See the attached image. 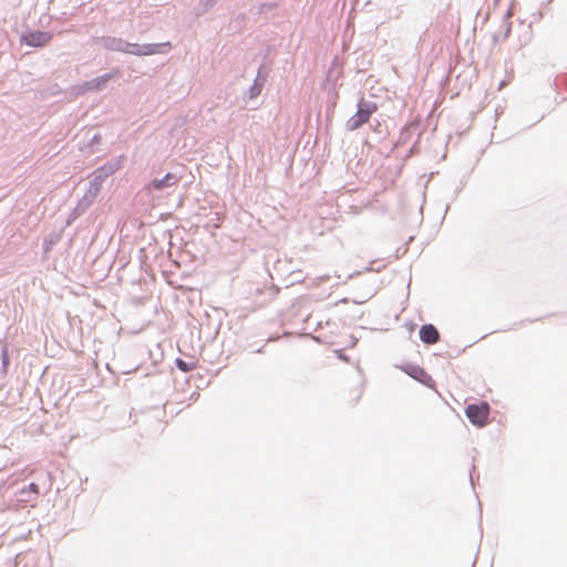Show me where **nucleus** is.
Wrapping results in <instances>:
<instances>
[{
  "label": "nucleus",
  "mask_w": 567,
  "mask_h": 567,
  "mask_svg": "<svg viewBox=\"0 0 567 567\" xmlns=\"http://www.w3.org/2000/svg\"><path fill=\"white\" fill-rule=\"evenodd\" d=\"M378 106L372 101H367L361 97L357 104V112L346 123L348 131H355L365 124L371 115L377 112Z\"/></svg>",
  "instance_id": "1"
},
{
  "label": "nucleus",
  "mask_w": 567,
  "mask_h": 567,
  "mask_svg": "<svg viewBox=\"0 0 567 567\" xmlns=\"http://www.w3.org/2000/svg\"><path fill=\"white\" fill-rule=\"evenodd\" d=\"M121 168L120 162H107L91 174L87 192L97 197L104 181Z\"/></svg>",
  "instance_id": "2"
},
{
  "label": "nucleus",
  "mask_w": 567,
  "mask_h": 567,
  "mask_svg": "<svg viewBox=\"0 0 567 567\" xmlns=\"http://www.w3.org/2000/svg\"><path fill=\"white\" fill-rule=\"evenodd\" d=\"M171 49L169 42L164 43H132L126 41L125 53L145 56V55H155V54H164L167 53Z\"/></svg>",
  "instance_id": "3"
},
{
  "label": "nucleus",
  "mask_w": 567,
  "mask_h": 567,
  "mask_svg": "<svg viewBox=\"0 0 567 567\" xmlns=\"http://www.w3.org/2000/svg\"><path fill=\"white\" fill-rule=\"evenodd\" d=\"M53 39V34L48 31L27 30L21 33L20 42L31 48H42Z\"/></svg>",
  "instance_id": "4"
},
{
  "label": "nucleus",
  "mask_w": 567,
  "mask_h": 567,
  "mask_svg": "<svg viewBox=\"0 0 567 567\" xmlns=\"http://www.w3.org/2000/svg\"><path fill=\"white\" fill-rule=\"evenodd\" d=\"M489 405L486 402L481 404H470L465 409V415L468 421L476 426H484L487 423Z\"/></svg>",
  "instance_id": "5"
},
{
  "label": "nucleus",
  "mask_w": 567,
  "mask_h": 567,
  "mask_svg": "<svg viewBox=\"0 0 567 567\" xmlns=\"http://www.w3.org/2000/svg\"><path fill=\"white\" fill-rule=\"evenodd\" d=\"M118 74V70L102 74L89 81H85L79 89L80 93L84 92H99L106 87L109 82Z\"/></svg>",
  "instance_id": "6"
},
{
  "label": "nucleus",
  "mask_w": 567,
  "mask_h": 567,
  "mask_svg": "<svg viewBox=\"0 0 567 567\" xmlns=\"http://www.w3.org/2000/svg\"><path fill=\"white\" fill-rule=\"evenodd\" d=\"M181 175L177 173H167L162 178H154L151 181L146 188L148 192H163L164 189L176 186L181 181Z\"/></svg>",
  "instance_id": "7"
},
{
  "label": "nucleus",
  "mask_w": 567,
  "mask_h": 567,
  "mask_svg": "<svg viewBox=\"0 0 567 567\" xmlns=\"http://www.w3.org/2000/svg\"><path fill=\"white\" fill-rule=\"evenodd\" d=\"M402 371H404L409 377L419 381L423 385L427 388H434L435 382L432 377L420 365L416 364H405L401 367Z\"/></svg>",
  "instance_id": "8"
},
{
  "label": "nucleus",
  "mask_w": 567,
  "mask_h": 567,
  "mask_svg": "<svg viewBox=\"0 0 567 567\" xmlns=\"http://www.w3.org/2000/svg\"><path fill=\"white\" fill-rule=\"evenodd\" d=\"M267 78H268V70L264 64H261L258 68L257 75L254 80L252 85L248 90L249 99H256L258 95H260L262 87L267 81Z\"/></svg>",
  "instance_id": "9"
},
{
  "label": "nucleus",
  "mask_w": 567,
  "mask_h": 567,
  "mask_svg": "<svg viewBox=\"0 0 567 567\" xmlns=\"http://www.w3.org/2000/svg\"><path fill=\"white\" fill-rule=\"evenodd\" d=\"M419 336L421 341L425 344H434L440 340V332L432 323L421 326Z\"/></svg>",
  "instance_id": "10"
},
{
  "label": "nucleus",
  "mask_w": 567,
  "mask_h": 567,
  "mask_svg": "<svg viewBox=\"0 0 567 567\" xmlns=\"http://www.w3.org/2000/svg\"><path fill=\"white\" fill-rule=\"evenodd\" d=\"M16 495L18 496V501L30 503L32 501H35L38 496L40 495V488L39 485L35 483H30L23 487H21Z\"/></svg>",
  "instance_id": "11"
},
{
  "label": "nucleus",
  "mask_w": 567,
  "mask_h": 567,
  "mask_svg": "<svg viewBox=\"0 0 567 567\" xmlns=\"http://www.w3.org/2000/svg\"><path fill=\"white\" fill-rule=\"evenodd\" d=\"M101 45L110 51L125 53L126 41L117 37H103L101 38Z\"/></svg>",
  "instance_id": "12"
},
{
  "label": "nucleus",
  "mask_w": 567,
  "mask_h": 567,
  "mask_svg": "<svg viewBox=\"0 0 567 567\" xmlns=\"http://www.w3.org/2000/svg\"><path fill=\"white\" fill-rule=\"evenodd\" d=\"M95 196L92 195L90 192L86 190V193L84 194V196L79 200L78 205L75 206V208L73 209L75 213H79V215L81 216L82 214L85 213V210L93 204V202L95 200Z\"/></svg>",
  "instance_id": "13"
},
{
  "label": "nucleus",
  "mask_w": 567,
  "mask_h": 567,
  "mask_svg": "<svg viewBox=\"0 0 567 567\" xmlns=\"http://www.w3.org/2000/svg\"><path fill=\"white\" fill-rule=\"evenodd\" d=\"M63 230L64 228L60 231H53L44 238L42 246L45 252L50 251L61 240Z\"/></svg>",
  "instance_id": "14"
},
{
  "label": "nucleus",
  "mask_w": 567,
  "mask_h": 567,
  "mask_svg": "<svg viewBox=\"0 0 567 567\" xmlns=\"http://www.w3.org/2000/svg\"><path fill=\"white\" fill-rule=\"evenodd\" d=\"M218 0H200L195 7V14L200 17L212 10Z\"/></svg>",
  "instance_id": "15"
},
{
  "label": "nucleus",
  "mask_w": 567,
  "mask_h": 567,
  "mask_svg": "<svg viewBox=\"0 0 567 567\" xmlns=\"http://www.w3.org/2000/svg\"><path fill=\"white\" fill-rule=\"evenodd\" d=\"M175 365L177 367V369H179L183 372H189V371L195 369L196 363L193 362V361L188 362V361H185V360H183L181 358H177L175 360Z\"/></svg>",
  "instance_id": "16"
},
{
  "label": "nucleus",
  "mask_w": 567,
  "mask_h": 567,
  "mask_svg": "<svg viewBox=\"0 0 567 567\" xmlns=\"http://www.w3.org/2000/svg\"><path fill=\"white\" fill-rule=\"evenodd\" d=\"M1 362H2V372L7 373L8 371V368L10 365V357H9V352H8V349L6 346H3L1 348Z\"/></svg>",
  "instance_id": "17"
},
{
  "label": "nucleus",
  "mask_w": 567,
  "mask_h": 567,
  "mask_svg": "<svg viewBox=\"0 0 567 567\" xmlns=\"http://www.w3.org/2000/svg\"><path fill=\"white\" fill-rule=\"evenodd\" d=\"M512 16V12L508 10L504 17L505 19V32H504V38H507L509 34H511V30H512V23L508 22L507 20L511 18Z\"/></svg>",
  "instance_id": "18"
},
{
  "label": "nucleus",
  "mask_w": 567,
  "mask_h": 567,
  "mask_svg": "<svg viewBox=\"0 0 567 567\" xmlns=\"http://www.w3.org/2000/svg\"><path fill=\"white\" fill-rule=\"evenodd\" d=\"M102 141V135L100 133H94L93 136L89 141V145L93 146L100 144Z\"/></svg>",
  "instance_id": "19"
},
{
  "label": "nucleus",
  "mask_w": 567,
  "mask_h": 567,
  "mask_svg": "<svg viewBox=\"0 0 567 567\" xmlns=\"http://www.w3.org/2000/svg\"><path fill=\"white\" fill-rule=\"evenodd\" d=\"M78 217H80L79 213L72 210L65 221V227L70 226Z\"/></svg>",
  "instance_id": "20"
},
{
  "label": "nucleus",
  "mask_w": 567,
  "mask_h": 567,
  "mask_svg": "<svg viewBox=\"0 0 567 567\" xmlns=\"http://www.w3.org/2000/svg\"><path fill=\"white\" fill-rule=\"evenodd\" d=\"M474 470H475V466H473L472 472L470 473V480H471L472 485H474V474H473Z\"/></svg>",
  "instance_id": "21"
},
{
  "label": "nucleus",
  "mask_w": 567,
  "mask_h": 567,
  "mask_svg": "<svg viewBox=\"0 0 567 567\" xmlns=\"http://www.w3.org/2000/svg\"><path fill=\"white\" fill-rule=\"evenodd\" d=\"M339 358L342 360H348V358L344 354H341L340 352H339Z\"/></svg>",
  "instance_id": "22"
}]
</instances>
